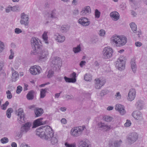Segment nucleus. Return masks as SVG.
Listing matches in <instances>:
<instances>
[{
  "label": "nucleus",
  "mask_w": 147,
  "mask_h": 147,
  "mask_svg": "<svg viewBox=\"0 0 147 147\" xmlns=\"http://www.w3.org/2000/svg\"><path fill=\"white\" fill-rule=\"evenodd\" d=\"M31 44L33 49L31 54L37 55L39 61H45L47 59L49 55V52L46 49H41L40 40L38 38H32L31 40Z\"/></svg>",
  "instance_id": "nucleus-1"
},
{
  "label": "nucleus",
  "mask_w": 147,
  "mask_h": 147,
  "mask_svg": "<svg viewBox=\"0 0 147 147\" xmlns=\"http://www.w3.org/2000/svg\"><path fill=\"white\" fill-rule=\"evenodd\" d=\"M36 131V134L41 138L46 140L50 139L52 145L57 143L58 137L56 135H53L52 129L49 126L40 127Z\"/></svg>",
  "instance_id": "nucleus-2"
},
{
  "label": "nucleus",
  "mask_w": 147,
  "mask_h": 147,
  "mask_svg": "<svg viewBox=\"0 0 147 147\" xmlns=\"http://www.w3.org/2000/svg\"><path fill=\"white\" fill-rule=\"evenodd\" d=\"M111 44L117 47H121L125 45L127 42V38L124 36H113L111 38Z\"/></svg>",
  "instance_id": "nucleus-3"
},
{
  "label": "nucleus",
  "mask_w": 147,
  "mask_h": 147,
  "mask_svg": "<svg viewBox=\"0 0 147 147\" xmlns=\"http://www.w3.org/2000/svg\"><path fill=\"white\" fill-rule=\"evenodd\" d=\"M31 126V124L29 122L24 124L21 127L20 131L15 132L16 136L19 138H21L23 134L26 133L30 130Z\"/></svg>",
  "instance_id": "nucleus-4"
},
{
  "label": "nucleus",
  "mask_w": 147,
  "mask_h": 147,
  "mask_svg": "<svg viewBox=\"0 0 147 147\" xmlns=\"http://www.w3.org/2000/svg\"><path fill=\"white\" fill-rule=\"evenodd\" d=\"M51 66L53 69H57L59 68L61 65V61L60 59L58 57H52L50 59Z\"/></svg>",
  "instance_id": "nucleus-5"
},
{
  "label": "nucleus",
  "mask_w": 147,
  "mask_h": 147,
  "mask_svg": "<svg viewBox=\"0 0 147 147\" xmlns=\"http://www.w3.org/2000/svg\"><path fill=\"white\" fill-rule=\"evenodd\" d=\"M126 59L123 56H121L116 62V67L119 70H123L125 68Z\"/></svg>",
  "instance_id": "nucleus-6"
},
{
  "label": "nucleus",
  "mask_w": 147,
  "mask_h": 147,
  "mask_svg": "<svg viewBox=\"0 0 147 147\" xmlns=\"http://www.w3.org/2000/svg\"><path fill=\"white\" fill-rule=\"evenodd\" d=\"M85 128V126L74 127L71 130V134L72 136L74 137H78L82 134Z\"/></svg>",
  "instance_id": "nucleus-7"
},
{
  "label": "nucleus",
  "mask_w": 147,
  "mask_h": 147,
  "mask_svg": "<svg viewBox=\"0 0 147 147\" xmlns=\"http://www.w3.org/2000/svg\"><path fill=\"white\" fill-rule=\"evenodd\" d=\"M16 114L18 115V122L20 123H24L26 121L25 115L23 110L22 108H20L16 111Z\"/></svg>",
  "instance_id": "nucleus-8"
},
{
  "label": "nucleus",
  "mask_w": 147,
  "mask_h": 147,
  "mask_svg": "<svg viewBox=\"0 0 147 147\" xmlns=\"http://www.w3.org/2000/svg\"><path fill=\"white\" fill-rule=\"evenodd\" d=\"M113 51L112 49L109 47H105L103 51V57L107 59L111 57L112 56Z\"/></svg>",
  "instance_id": "nucleus-9"
},
{
  "label": "nucleus",
  "mask_w": 147,
  "mask_h": 147,
  "mask_svg": "<svg viewBox=\"0 0 147 147\" xmlns=\"http://www.w3.org/2000/svg\"><path fill=\"white\" fill-rule=\"evenodd\" d=\"M94 86L95 88L100 89L104 86L106 82L104 78H97L95 80Z\"/></svg>",
  "instance_id": "nucleus-10"
},
{
  "label": "nucleus",
  "mask_w": 147,
  "mask_h": 147,
  "mask_svg": "<svg viewBox=\"0 0 147 147\" xmlns=\"http://www.w3.org/2000/svg\"><path fill=\"white\" fill-rule=\"evenodd\" d=\"M42 70L41 68L39 66L36 65L31 67L30 69V73L34 75L39 74Z\"/></svg>",
  "instance_id": "nucleus-11"
},
{
  "label": "nucleus",
  "mask_w": 147,
  "mask_h": 147,
  "mask_svg": "<svg viewBox=\"0 0 147 147\" xmlns=\"http://www.w3.org/2000/svg\"><path fill=\"white\" fill-rule=\"evenodd\" d=\"M21 19L20 22L21 24L24 25L25 26H28L29 23V17L28 15L24 13L21 14Z\"/></svg>",
  "instance_id": "nucleus-12"
},
{
  "label": "nucleus",
  "mask_w": 147,
  "mask_h": 147,
  "mask_svg": "<svg viewBox=\"0 0 147 147\" xmlns=\"http://www.w3.org/2000/svg\"><path fill=\"white\" fill-rule=\"evenodd\" d=\"M138 138V135L135 132L130 134L127 137V139L128 142L132 144L135 142Z\"/></svg>",
  "instance_id": "nucleus-13"
},
{
  "label": "nucleus",
  "mask_w": 147,
  "mask_h": 147,
  "mask_svg": "<svg viewBox=\"0 0 147 147\" xmlns=\"http://www.w3.org/2000/svg\"><path fill=\"white\" fill-rule=\"evenodd\" d=\"M98 126L101 130L107 132L111 129V125H107L102 122L99 123Z\"/></svg>",
  "instance_id": "nucleus-14"
},
{
  "label": "nucleus",
  "mask_w": 147,
  "mask_h": 147,
  "mask_svg": "<svg viewBox=\"0 0 147 147\" xmlns=\"http://www.w3.org/2000/svg\"><path fill=\"white\" fill-rule=\"evenodd\" d=\"M89 19L86 18L82 17L80 18L78 20V23L84 26H88L90 22Z\"/></svg>",
  "instance_id": "nucleus-15"
},
{
  "label": "nucleus",
  "mask_w": 147,
  "mask_h": 147,
  "mask_svg": "<svg viewBox=\"0 0 147 147\" xmlns=\"http://www.w3.org/2000/svg\"><path fill=\"white\" fill-rule=\"evenodd\" d=\"M79 147H91L90 143L87 140H80L78 143Z\"/></svg>",
  "instance_id": "nucleus-16"
},
{
  "label": "nucleus",
  "mask_w": 147,
  "mask_h": 147,
  "mask_svg": "<svg viewBox=\"0 0 147 147\" xmlns=\"http://www.w3.org/2000/svg\"><path fill=\"white\" fill-rule=\"evenodd\" d=\"M115 109L116 110L118 111L121 115H123L126 113L124 107L120 104L116 105L115 106Z\"/></svg>",
  "instance_id": "nucleus-17"
},
{
  "label": "nucleus",
  "mask_w": 147,
  "mask_h": 147,
  "mask_svg": "<svg viewBox=\"0 0 147 147\" xmlns=\"http://www.w3.org/2000/svg\"><path fill=\"white\" fill-rule=\"evenodd\" d=\"M132 116L136 119L141 120L143 119L141 113L139 111H135L133 112Z\"/></svg>",
  "instance_id": "nucleus-18"
},
{
  "label": "nucleus",
  "mask_w": 147,
  "mask_h": 147,
  "mask_svg": "<svg viewBox=\"0 0 147 147\" xmlns=\"http://www.w3.org/2000/svg\"><path fill=\"white\" fill-rule=\"evenodd\" d=\"M136 92L135 89H131L129 92L128 99L130 101H132L134 99L136 96Z\"/></svg>",
  "instance_id": "nucleus-19"
},
{
  "label": "nucleus",
  "mask_w": 147,
  "mask_h": 147,
  "mask_svg": "<svg viewBox=\"0 0 147 147\" xmlns=\"http://www.w3.org/2000/svg\"><path fill=\"white\" fill-rule=\"evenodd\" d=\"M91 10L89 6H86L82 9L80 12L82 16L87 15L91 13Z\"/></svg>",
  "instance_id": "nucleus-20"
},
{
  "label": "nucleus",
  "mask_w": 147,
  "mask_h": 147,
  "mask_svg": "<svg viewBox=\"0 0 147 147\" xmlns=\"http://www.w3.org/2000/svg\"><path fill=\"white\" fill-rule=\"evenodd\" d=\"M122 142L121 140H116L113 142H110L109 144V147H119L120 146Z\"/></svg>",
  "instance_id": "nucleus-21"
},
{
  "label": "nucleus",
  "mask_w": 147,
  "mask_h": 147,
  "mask_svg": "<svg viewBox=\"0 0 147 147\" xmlns=\"http://www.w3.org/2000/svg\"><path fill=\"white\" fill-rule=\"evenodd\" d=\"M45 17L48 18H57L58 15L55 11L48 12L46 15Z\"/></svg>",
  "instance_id": "nucleus-22"
},
{
  "label": "nucleus",
  "mask_w": 147,
  "mask_h": 147,
  "mask_svg": "<svg viewBox=\"0 0 147 147\" xmlns=\"http://www.w3.org/2000/svg\"><path fill=\"white\" fill-rule=\"evenodd\" d=\"M55 39L58 42H63L65 40V37L64 36H61L58 33L55 34L54 36Z\"/></svg>",
  "instance_id": "nucleus-23"
},
{
  "label": "nucleus",
  "mask_w": 147,
  "mask_h": 147,
  "mask_svg": "<svg viewBox=\"0 0 147 147\" xmlns=\"http://www.w3.org/2000/svg\"><path fill=\"white\" fill-rule=\"evenodd\" d=\"M110 16L114 21H117L119 18V13L116 11L111 12L110 14Z\"/></svg>",
  "instance_id": "nucleus-24"
},
{
  "label": "nucleus",
  "mask_w": 147,
  "mask_h": 147,
  "mask_svg": "<svg viewBox=\"0 0 147 147\" xmlns=\"http://www.w3.org/2000/svg\"><path fill=\"white\" fill-rule=\"evenodd\" d=\"M11 70L12 73V80L13 82H15L16 80L18 78L19 75L12 67L11 68Z\"/></svg>",
  "instance_id": "nucleus-25"
},
{
  "label": "nucleus",
  "mask_w": 147,
  "mask_h": 147,
  "mask_svg": "<svg viewBox=\"0 0 147 147\" xmlns=\"http://www.w3.org/2000/svg\"><path fill=\"white\" fill-rule=\"evenodd\" d=\"M34 112L36 117H39L43 113V109L42 108H37L34 110Z\"/></svg>",
  "instance_id": "nucleus-26"
},
{
  "label": "nucleus",
  "mask_w": 147,
  "mask_h": 147,
  "mask_svg": "<svg viewBox=\"0 0 147 147\" xmlns=\"http://www.w3.org/2000/svg\"><path fill=\"white\" fill-rule=\"evenodd\" d=\"M43 118H41L36 120L34 122L33 127H36L37 126L42 125L43 123L42 120Z\"/></svg>",
  "instance_id": "nucleus-27"
},
{
  "label": "nucleus",
  "mask_w": 147,
  "mask_h": 147,
  "mask_svg": "<svg viewBox=\"0 0 147 147\" xmlns=\"http://www.w3.org/2000/svg\"><path fill=\"white\" fill-rule=\"evenodd\" d=\"M34 92L33 90L30 91L26 95L27 99L29 100H32L34 98Z\"/></svg>",
  "instance_id": "nucleus-28"
},
{
  "label": "nucleus",
  "mask_w": 147,
  "mask_h": 147,
  "mask_svg": "<svg viewBox=\"0 0 147 147\" xmlns=\"http://www.w3.org/2000/svg\"><path fill=\"white\" fill-rule=\"evenodd\" d=\"M131 65L132 70L134 73H135L137 67L135 60L134 59L131 60Z\"/></svg>",
  "instance_id": "nucleus-29"
},
{
  "label": "nucleus",
  "mask_w": 147,
  "mask_h": 147,
  "mask_svg": "<svg viewBox=\"0 0 147 147\" xmlns=\"http://www.w3.org/2000/svg\"><path fill=\"white\" fill-rule=\"evenodd\" d=\"M70 27L66 25H63L60 28V31L62 33H66L69 30Z\"/></svg>",
  "instance_id": "nucleus-30"
},
{
  "label": "nucleus",
  "mask_w": 147,
  "mask_h": 147,
  "mask_svg": "<svg viewBox=\"0 0 147 147\" xmlns=\"http://www.w3.org/2000/svg\"><path fill=\"white\" fill-rule=\"evenodd\" d=\"M136 105L139 109H141L143 108L144 105L143 102L141 100H138L136 102Z\"/></svg>",
  "instance_id": "nucleus-31"
},
{
  "label": "nucleus",
  "mask_w": 147,
  "mask_h": 147,
  "mask_svg": "<svg viewBox=\"0 0 147 147\" xmlns=\"http://www.w3.org/2000/svg\"><path fill=\"white\" fill-rule=\"evenodd\" d=\"M46 74L47 75V77L48 78H52L54 75V72L51 69L49 70L48 71H47Z\"/></svg>",
  "instance_id": "nucleus-32"
},
{
  "label": "nucleus",
  "mask_w": 147,
  "mask_h": 147,
  "mask_svg": "<svg viewBox=\"0 0 147 147\" xmlns=\"http://www.w3.org/2000/svg\"><path fill=\"white\" fill-rule=\"evenodd\" d=\"M92 76L89 74H86L84 76V79L86 81H90L92 80Z\"/></svg>",
  "instance_id": "nucleus-33"
},
{
  "label": "nucleus",
  "mask_w": 147,
  "mask_h": 147,
  "mask_svg": "<svg viewBox=\"0 0 147 147\" xmlns=\"http://www.w3.org/2000/svg\"><path fill=\"white\" fill-rule=\"evenodd\" d=\"M13 110L12 108H9L6 111V115L8 118H10L11 113L13 112Z\"/></svg>",
  "instance_id": "nucleus-34"
},
{
  "label": "nucleus",
  "mask_w": 147,
  "mask_h": 147,
  "mask_svg": "<svg viewBox=\"0 0 147 147\" xmlns=\"http://www.w3.org/2000/svg\"><path fill=\"white\" fill-rule=\"evenodd\" d=\"M130 27L134 33H135L137 29V26L135 23L134 22H132L130 24Z\"/></svg>",
  "instance_id": "nucleus-35"
},
{
  "label": "nucleus",
  "mask_w": 147,
  "mask_h": 147,
  "mask_svg": "<svg viewBox=\"0 0 147 147\" xmlns=\"http://www.w3.org/2000/svg\"><path fill=\"white\" fill-rule=\"evenodd\" d=\"M76 74L75 72H73L72 73L70 74V77L71 78L72 83H75L76 81Z\"/></svg>",
  "instance_id": "nucleus-36"
},
{
  "label": "nucleus",
  "mask_w": 147,
  "mask_h": 147,
  "mask_svg": "<svg viewBox=\"0 0 147 147\" xmlns=\"http://www.w3.org/2000/svg\"><path fill=\"white\" fill-rule=\"evenodd\" d=\"M48 90L47 88L42 89L40 91V98H43L45 96V94Z\"/></svg>",
  "instance_id": "nucleus-37"
},
{
  "label": "nucleus",
  "mask_w": 147,
  "mask_h": 147,
  "mask_svg": "<svg viewBox=\"0 0 147 147\" xmlns=\"http://www.w3.org/2000/svg\"><path fill=\"white\" fill-rule=\"evenodd\" d=\"M42 38L45 43L48 44V42L47 40L48 37L47 32H44L42 35Z\"/></svg>",
  "instance_id": "nucleus-38"
},
{
  "label": "nucleus",
  "mask_w": 147,
  "mask_h": 147,
  "mask_svg": "<svg viewBox=\"0 0 147 147\" xmlns=\"http://www.w3.org/2000/svg\"><path fill=\"white\" fill-rule=\"evenodd\" d=\"M73 50L74 53H76L79 52L81 51V48L80 46L78 45L76 47L73 48Z\"/></svg>",
  "instance_id": "nucleus-39"
},
{
  "label": "nucleus",
  "mask_w": 147,
  "mask_h": 147,
  "mask_svg": "<svg viewBox=\"0 0 147 147\" xmlns=\"http://www.w3.org/2000/svg\"><path fill=\"white\" fill-rule=\"evenodd\" d=\"M9 103L8 101H6L5 103L2 104L1 106V109L3 110H5L6 109L7 107L9 105Z\"/></svg>",
  "instance_id": "nucleus-40"
},
{
  "label": "nucleus",
  "mask_w": 147,
  "mask_h": 147,
  "mask_svg": "<svg viewBox=\"0 0 147 147\" xmlns=\"http://www.w3.org/2000/svg\"><path fill=\"white\" fill-rule=\"evenodd\" d=\"M108 92V91L107 90H103L101 91L100 95L101 96H104L106 95Z\"/></svg>",
  "instance_id": "nucleus-41"
},
{
  "label": "nucleus",
  "mask_w": 147,
  "mask_h": 147,
  "mask_svg": "<svg viewBox=\"0 0 147 147\" xmlns=\"http://www.w3.org/2000/svg\"><path fill=\"white\" fill-rule=\"evenodd\" d=\"M91 41L92 43H95L98 41V38L96 36H94L91 38Z\"/></svg>",
  "instance_id": "nucleus-42"
},
{
  "label": "nucleus",
  "mask_w": 147,
  "mask_h": 147,
  "mask_svg": "<svg viewBox=\"0 0 147 147\" xmlns=\"http://www.w3.org/2000/svg\"><path fill=\"white\" fill-rule=\"evenodd\" d=\"M100 12L97 9L95 10V17L97 18H98L100 16Z\"/></svg>",
  "instance_id": "nucleus-43"
},
{
  "label": "nucleus",
  "mask_w": 147,
  "mask_h": 147,
  "mask_svg": "<svg viewBox=\"0 0 147 147\" xmlns=\"http://www.w3.org/2000/svg\"><path fill=\"white\" fill-rule=\"evenodd\" d=\"M5 49V46L3 42L0 41V53L2 52Z\"/></svg>",
  "instance_id": "nucleus-44"
},
{
  "label": "nucleus",
  "mask_w": 147,
  "mask_h": 147,
  "mask_svg": "<svg viewBox=\"0 0 147 147\" xmlns=\"http://www.w3.org/2000/svg\"><path fill=\"white\" fill-rule=\"evenodd\" d=\"M6 93L7 94V98L8 99H11L12 97V96L11 92L8 90L6 91Z\"/></svg>",
  "instance_id": "nucleus-45"
},
{
  "label": "nucleus",
  "mask_w": 147,
  "mask_h": 147,
  "mask_svg": "<svg viewBox=\"0 0 147 147\" xmlns=\"http://www.w3.org/2000/svg\"><path fill=\"white\" fill-rule=\"evenodd\" d=\"M8 138L6 137L3 138L1 140V142L3 144L7 143L8 142Z\"/></svg>",
  "instance_id": "nucleus-46"
},
{
  "label": "nucleus",
  "mask_w": 147,
  "mask_h": 147,
  "mask_svg": "<svg viewBox=\"0 0 147 147\" xmlns=\"http://www.w3.org/2000/svg\"><path fill=\"white\" fill-rule=\"evenodd\" d=\"M65 145L66 147H76V145L75 144H69L67 142H66L65 144Z\"/></svg>",
  "instance_id": "nucleus-47"
},
{
  "label": "nucleus",
  "mask_w": 147,
  "mask_h": 147,
  "mask_svg": "<svg viewBox=\"0 0 147 147\" xmlns=\"http://www.w3.org/2000/svg\"><path fill=\"white\" fill-rule=\"evenodd\" d=\"M105 120L107 122H109L112 121V117L109 116H106L104 118Z\"/></svg>",
  "instance_id": "nucleus-48"
},
{
  "label": "nucleus",
  "mask_w": 147,
  "mask_h": 147,
  "mask_svg": "<svg viewBox=\"0 0 147 147\" xmlns=\"http://www.w3.org/2000/svg\"><path fill=\"white\" fill-rule=\"evenodd\" d=\"M105 33V31L103 29H101L99 31V34L100 36H104Z\"/></svg>",
  "instance_id": "nucleus-49"
},
{
  "label": "nucleus",
  "mask_w": 147,
  "mask_h": 147,
  "mask_svg": "<svg viewBox=\"0 0 147 147\" xmlns=\"http://www.w3.org/2000/svg\"><path fill=\"white\" fill-rule=\"evenodd\" d=\"M22 86H19L17 87L16 90V92L18 94L20 93L22 90Z\"/></svg>",
  "instance_id": "nucleus-50"
},
{
  "label": "nucleus",
  "mask_w": 147,
  "mask_h": 147,
  "mask_svg": "<svg viewBox=\"0 0 147 147\" xmlns=\"http://www.w3.org/2000/svg\"><path fill=\"white\" fill-rule=\"evenodd\" d=\"M131 121L128 120H127L126 122L124 124V125L125 127H129L131 125Z\"/></svg>",
  "instance_id": "nucleus-51"
},
{
  "label": "nucleus",
  "mask_w": 147,
  "mask_h": 147,
  "mask_svg": "<svg viewBox=\"0 0 147 147\" xmlns=\"http://www.w3.org/2000/svg\"><path fill=\"white\" fill-rule=\"evenodd\" d=\"M64 79L65 80V81L67 82H72V81L71 80V78H68L66 76H65L64 77Z\"/></svg>",
  "instance_id": "nucleus-52"
},
{
  "label": "nucleus",
  "mask_w": 147,
  "mask_h": 147,
  "mask_svg": "<svg viewBox=\"0 0 147 147\" xmlns=\"http://www.w3.org/2000/svg\"><path fill=\"white\" fill-rule=\"evenodd\" d=\"M22 31L21 29L19 28H16L15 29V32L16 34H19L22 32Z\"/></svg>",
  "instance_id": "nucleus-53"
},
{
  "label": "nucleus",
  "mask_w": 147,
  "mask_h": 147,
  "mask_svg": "<svg viewBox=\"0 0 147 147\" xmlns=\"http://www.w3.org/2000/svg\"><path fill=\"white\" fill-rule=\"evenodd\" d=\"M135 44L137 47H140L142 45V43L139 41L136 42Z\"/></svg>",
  "instance_id": "nucleus-54"
},
{
  "label": "nucleus",
  "mask_w": 147,
  "mask_h": 147,
  "mask_svg": "<svg viewBox=\"0 0 147 147\" xmlns=\"http://www.w3.org/2000/svg\"><path fill=\"white\" fill-rule=\"evenodd\" d=\"M18 6L17 5H15L13 7H11V10L13 11H16L18 10Z\"/></svg>",
  "instance_id": "nucleus-55"
},
{
  "label": "nucleus",
  "mask_w": 147,
  "mask_h": 147,
  "mask_svg": "<svg viewBox=\"0 0 147 147\" xmlns=\"http://www.w3.org/2000/svg\"><path fill=\"white\" fill-rule=\"evenodd\" d=\"M65 97L67 100H71L74 98V97L72 95L70 96L69 95H65Z\"/></svg>",
  "instance_id": "nucleus-56"
},
{
  "label": "nucleus",
  "mask_w": 147,
  "mask_h": 147,
  "mask_svg": "<svg viewBox=\"0 0 147 147\" xmlns=\"http://www.w3.org/2000/svg\"><path fill=\"white\" fill-rule=\"evenodd\" d=\"M116 98L117 99H119L121 98V95L119 92H118L116 93V94L115 95Z\"/></svg>",
  "instance_id": "nucleus-57"
},
{
  "label": "nucleus",
  "mask_w": 147,
  "mask_h": 147,
  "mask_svg": "<svg viewBox=\"0 0 147 147\" xmlns=\"http://www.w3.org/2000/svg\"><path fill=\"white\" fill-rule=\"evenodd\" d=\"M86 63L85 61H82L80 63V67H82L84 65H85Z\"/></svg>",
  "instance_id": "nucleus-58"
},
{
  "label": "nucleus",
  "mask_w": 147,
  "mask_h": 147,
  "mask_svg": "<svg viewBox=\"0 0 147 147\" xmlns=\"http://www.w3.org/2000/svg\"><path fill=\"white\" fill-rule=\"evenodd\" d=\"M20 147H30L27 144L25 143H22L20 146Z\"/></svg>",
  "instance_id": "nucleus-59"
},
{
  "label": "nucleus",
  "mask_w": 147,
  "mask_h": 147,
  "mask_svg": "<svg viewBox=\"0 0 147 147\" xmlns=\"http://www.w3.org/2000/svg\"><path fill=\"white\" fill-rule=\"evenodd\" d=\"M10 10H11V7L9 6L6 8L5 11L7 13H9L10 12Z\"/></svg>",
  "instance_id": "nucleus-60"
},
{
  "label": "nucleus",
  "mask_w": 147,
  "mask_h": 147,
  "mask_svg": "<svg viewBox=\"0 0 147 147\" xmlns=\"http://www.w3.org/2000/svg\"><path fill=\"white\" fill-rule=\"evenodd\" d=\"M61 123L63 124H65L67 123L66 120L65 118H63L61 120Z\"/></svg>",
  "instance_id": "nucleus-61"
},
{
  "label": "nucleus",
  "mask_w": 147,
  "mask_h": 147,
  "mask_svg": "<svg viewBox=\"0 0 147 147\" xmlns=\"http://www.w3.org/2000/svg\"><path fill=\"white\" fill-rule=\"evenodd\" d=\"M73 14L74 15H77L79 13V11L78 9L74 10L73 11Z\"/></svg>",
  "instance_id": "nucleus-62"
},
{
  "label": "nucleus",
  "mask_w": 147,
  "mask_h": 147,
  "mask_svg": "<svg viewBox=\"0 0 147 147\" xmlns=\"http://www.w3.org/2000/svg\"><path fill=\"white\" fill-rule=\"evenodd\" d=\"M59 109L62 112H64L66 111L67 108L64 107H62L60 108Z\"/></svg>",
  "instance_id": "nucleus-63"
},
{
  "label": "nucleus",
  "mask_w": 147,
  "mask_h": 147,
  "mask_svg": "<svg viewBox=\"0 0 147 147\" xmlns=\"http://www.w3.org/2000/svg\"><path fill=\"white\" fill-rule=\"evenodd\" d=\"M11 146L12 147H17V144L15 142H12L11 144Z\"/></svg>",
  "instance_id": "nucleus-64"
}]
</instances>
